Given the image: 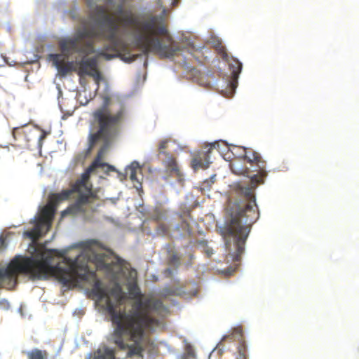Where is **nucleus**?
<instances>
[{
    "mask_svg": "<svg viewBox=\"0 0 359 359\" xmlns=\"http://www.w3.org/2000/svg\"><path fill=\"white\" fill-rule=\"evenodd\" d=\"M83 1L88 9L86 14H81L76 1L65 11L74 22L75 33L59 40L60 53L48 55L58 75L66 76L76 67L80 76L93 78L97 91L102 83L108 88L97 67L98 57H120L131 62L139 57L132 53V48L147 56L151 52L168 58L181 55L182 48L165 25L168 8L176 6L180 0H156L161 13L142 21L127 9L130 0Z\"/></svg>",
    "mask_w": 359,
    "mask_h": 359,
    "instance_id": "1",
    "label": "nucleus"
},
{
    "mask_svg": "<svg viewBox=\"0 0 359 359\" xmlns=\"http://www.w3.org/2000/svg\"><path fill=\"white\" fill-rule=\"evenodd\" d=\"M103 105L93 114V120L91 123V129L89 133L88 143L90 150L98 142L102 143L97 156L88 167L75 185L70 189H65L60 193L53 194L52 199L56 203H60L70 198L72 196L75 202L69 205L61 213V217L67 215L72 217H81L86 221L93 220V214L100 205V201L94 192L92 184L89 182V176L91 174H103L109 175L111 172H116L117 177L123 181L129 177L135 182L134 187L137 190L142 189V183L137 177V170L140 164L134 161L126 168L125 173L116 170L109 163L102 161L106 153L109 151L111 142L119 133L120 123L123 117L124 107L120 105L117 114H114L108 107L111 103L110 97L104 96Z\"/></svg>",
    "mask_w": 359,
    "mask_h": 359,
    "instance_id": "2",
    "label": "nucleus"
},
{
    "mask_svg": "<svg viewBox=\"0 0 359 359\" xmlns=\"http://www.w3.org/2000/svg\"><path fill=\"white\" fill-rule=\"evenodd\" d=\"M242 149L239 156L249 163V166L239 165L237 173L247 177L250 187L236 184V198L226 207L225 220L217 223V229L224 241L227 262L235 263V267H229L226 270L228 276L232 275L239 266L251 226L259 217L252 189L264 184L267 176L265 161L260 154L245 147Z\"/></svg>",
    "mask_w": 359,
    "mask_h": 359,
    "instance_id": "3",
    "label": "nucleus"
},
{
    "mask_svg": "<svg viewBox=\"0 0 359 359\" xmlns=\"http://www.w3.org/2000/svg\"><path fill=\"white\" fill-rule=\"evenodd\" d=\"M61 260L54 264L50 258H44L40 254L23 259L15 267L8 266L0 269V289H11L17 284L16 273H27L32 280H46L54 276L63 286L76 284L91 285V241L75 243L61 250H55ZM9 308L7 300L0 299V309Z\"/></svg>",
    "mask_w": 359,
    "mask_h": 359,
    "instance_id": "4",
    "label": "nucleus"
},
{
    "mask_svg": "<svg viewBox=\"0 0 359 359\" xmlns=\"http://www.w3.org/2000/svg\"><path fill=\"white\" fill-rule=\"evenodd\" d=\"M165 250L168 267L165 269L164 274L167 278L174 279L175 274L181 264L187 266L191 265L192 260L194 259L191 247L187 245L177 250L172 244H168Z\"/></svg>",
    "mask_w": 359,
    "mask_h": 359,
    "instance_id": "5",
    "label": "nucleus"
},
{
    "mask_svg": "<svg viewBox=\"0 0 359 359\" xmlns=\"http://www.w3.org/2000/svg\"><path fill=\"white\" fill-rule=\"evenodd\" d=\"M54 214L48 207L41 205L39 214L30 220L34 224V228L25 231L24 236L32 241L41 238L51 229Z\"/></svg>",
    "mask_w": 359,
    "mask_h": 359,
    "instance_id": "6",
    "label": "nucleus"
},
{
    "mask_svg": "<svg viewBox=\"0 0 359 359\" xmlns=\"http://www.w3.org/2000/svg\"><path fill=\"white\" fill-rule=\"evenodd\" d=\"M237 148V146L233 144H229L226 141H217L207 145L204 149L195 154L191 160V167L194 170L198 169L205 170L209 168L210 161V154L212 150L215 149L219 153H222L225 151V149L231 150L233 154V151L231 149Z\"/></svg>",
    "mask_w": 359,
    "mask_h": 359,
    "instance_id": "7",
    "label": "nucleus"
},
{
    "mask_svg": "<svg viewBox=\"0 0 359 359\" xmlns=\"http://www.w3.org/2000/svg\"><path fill=\"white\" fill-rule=\"evenodd\" d=\"M168 143V139L163 140L159 142L157 147V151L158 153V155L159 156L162 154L165 155V158L163 159V164L165 167L163 177L170 183H172V182L170 180V177H172L179 183H181L184 180L183 174L181 172L179 166L173 156L165 151V149L167 148Z\"/></svg>",
    "mask_w": 359,
    "mask_h": 359,
    "instance_id": "8",
    "label": "nucleus"
},
{
    "mask_svg": "<svg viewBox=\"0 0 359 359\" xmlns=\"http://www.w3.org/2000/svg\"><path fill=\"white\" fill-rule=\"evenodd\" d=\"M198 290L196 287V283H191L189 285H175L173 287H166L160 292V296L164 300L170 301L172 305H175L176 297H181L185 299H190L197 294Z\"/></svg>",
    "mask_w": 359,
    "mask_h": 359,
    "instance_id": "9",
    "label": "nucleus"
},
{
    "mask_svg": "<svg viewBox=\"0 0 359 359\" xmlns=\"http://www.w3.org/2000/svg\"><path fill=\"white\" fill-rule=\"evenodd\" d=\"M209 42L217 50H218L222 57L229 63L233 78L236 80L242 71V63L237 58L229 55L225 48L222 46V41L218 37H212Z\"/></svg>",
    "mask_w": 359,
    "mask_h": 359,
    "instance_id": "10",
    "label": "nucleus"
},
{
    "mask_svg": "<svg viewBox=\"0 0 359 359\" xmlns=\"http://www.w3.org/2000/svg\"><path fill=\"white\" fill-rule=\"evenodd\" d=\"M171 236L175 238L191 237L192 230L189 224L183 222L182 224H175L170 226Z\"/></svg>",
    "mask_w": 359,
    "mask_h": 359,
    "instance_id": "11",
    "label": "nucleus"
},
{
    "mask_svg": "<svg viewBox=\"0 0 359 359\" xmlns=\"http://www.w3.org/2000/svg\"><path fill=\"white\" fill-rule=\"evenodd\" d=\"M237 86L238 83L236 81L228 80L226 86L221 90V94L227 98L232 97L236 93Z\"/></svg>",
    "mask_w": 359,
    "mask_h": 359,
    "instance_id": "12",
    "label": "nucleus"
},
{
    "mask_svg": "<svg viewBox=\"0 0 359 359\" xmlns=\"http://www.w3.org/2000/svg\"><path fill=\"white\" fill-rule=\"evenodd\" d=\"M23 353L27 355V359H48V353L37 348Z\"/></svg>",
    "mask_w": 359,
    "mask_h": 359,
    "instance_id": "13",
    "label": "nucleus"
},
{
    "mask_svg": "<svg viewBox=\"0 0 359 359\" xmlns=\"http://www.w3.org/2000/svg\"><path fill=\"white\" fill-rule=\"evenodd\" d=\"M139 211L144 217L147 216L149 219H151L155 221L161 220L164 217L163 214L158 210H155L151 213L146 210V208L143 206L140 208Z\"/></svg>",
    "mask_w": 359,
    "mask_h": 359,
    "instance_id": "14",
    "label": "nucleus"
},
{
    "mask_svg": "<svg viewBox=\"0 0 359 359\" xmlns=\"http://www.w3.org/2000/svg\"><path fill=\"white\" fill-rule=\"evenodd\" d=\"M195 243L197 246L203 248L205 253L208 257H211L215 253L214 250L208 246L207 241L205 240H197Z\"/></svg>",
    "mask_w": 359,
    "mask_h": 359,
    "instance_id": "15",
    "label": "nucleus"
},
{
    "mask_svg": "<svg viewBox=\"0 0 359 359\" xmlns=\"http://www.w3.org/2000/svg\"><path fill=\"white\" fill-rule=\"evenodd\" d=\"M188 45L189 46V51H190L191 54L194 57H196L194 52H198V53H201L202 54H204L203 50H205V47L204 46H196V45H194L191 41H188Z\"/></svg>",
    "mask_w": 359,
    "mask_h": 359,
    "instance_id": "16",
    "label": "nucleus"
},
{
    "mask_svg": "<svg viewBox=\"0 0 359 359\" xmlns=\"http://www.w3.org/2000/svg\"><path fill=\"white\" fill-rule=\"evenodd\" d=\"M211 180H205L201 185V189L202 191L205 193V191H209L210 190L211 187Z\"/></svg>",
    "mask_w": 359,
    "mask_h": 359,
    "instance_id": "17",
    "label": "nucleus"
},
{
    "mask_svg": "<svg viewBox=\"0 0 359 359\" xmlns=\"http://www.w3.org/2000/svg\"><path fill=\"white\" fill-rule=\"evenodd\" d=\"M2 58L4 61L10 67H13L17 65V63L14 60H10V59L5 55H2Z\"/></svg>",
    "mask_w": 359,
    "mask_h": 359,
    "instance_id": "18",
    "label": "nucleus"
},
{
    "mask_svg": "<svg viewBox=\"0 0 359 359\" xmlns=\"http://www.w3.org/2000/svg\"><path fill=\"white\" fill-rule=\"evenodd\" d=\"M234 339H240L242 337L241 330L238 328L236 329V332L233 334Z\"/></svg>",
    "mask_w": 359,
    "mask_h": 359,
    "instance_id": "19",
    "label": "nucleus"
},
{
    "mask_svg": "<svg viewBox=\"0 0 359 359\" xmlns=\"http://www.w3.org/2000/svg\"><path fill=\"white\" fill-rule=\"evenodd\" d=\"M6 246V241L4 236H2L1 233H0V249H4Z\"/></svg>",
    "mask_w": 359,
    "mask_h": 359,
    "instance_id": "20",
    "label": "nucleus"
},
{
    "mask_svg": "<svg viewBox=\"0 0 359 359\" xmlns=\"http://www.w3.org/2000/svg\"><path fill=\"white\" fill-rule=\"evenodd\" d=\"M46 138V135L44 134H41L38 140L39 146L41 147L42 141Z\"/></svg>",
    "mask_w": 359,
    "mask_h": 359,
    "instance_id": "21",
    "label": "nucleus"
},
{
    "mask_svg": "<svg viewBox=\"0 0 359 359\" xmlns=\"http://www.w3.org/2000/svg\"><path fill=\"white\" fill-rule=\"evenodd\" d=\"M216 175L213 174L210 176V179H207L208 180H211V184H212L215 181Z\"/></svg>",
    "mask_w": 359,
    "mask_h": 359,
    "instance_id": "22",
    "label": "nucleus"
},
{
    "mask_svg": "<svg viewBox=\"0 0 359 359\" xmlns=\"http://www.w3.org/2000/svg\"><path fill=\"white\" fill-rule=\"evenodd\" d=\"M191 73H192L193 75L196 76L197 74L198 73V70L195 69V68H192L191 69Z\"/></svg>",
    "mask_w": 359,
    "mask_h": 359,
    "instance_id": "23",
    "label": "nucleus"
},
{
    "mask_svg": "<svg viewBox=\"0 0 359 359\" xmlns=\"http://www.w3.org/2000/svg\"><path fill=\"white\" fill-rule=\"evenodd\" d=\"M196 82H198L199 84H201V85L204 84L202 78H196Z\"/></svg>",
    "mask_w": 359,
    "mask_h": 359,
    "instance_id": "24",
    "label": "nucleus"
},
{
    "mask_svg": "<svg viewBox=\"0 0 359 359\" xmlns=\"http://www.w3.org/2000/svg\"><path fill=\"white\" fill-rule=\"evenodd\" d=\"M18 128H20V127L14 128L13 129V132H12V133H13V137H15V132H16V130H17Z\"/></svg>",
    "mask_w": 359,
    "mask_h": 359,
    "instance_id": "25",
    "label": "nucleus"
},
{
    "mask_svg": "<svg viewBox=\"0 0 359 359\" xmlns=\"http://www.w3.org/2000/svg\"><path fill=\"white\" fill-rule=\"evenodd\" d=\"M109 201L111 202V203H113V204H115V203H116V201H117V199H116V198H109Z\"/></svg>",
    "mask_w": 359,
    "mask_h": 359,
    "instance_id": "26",
    "label": "nucleus"
},
{
    "mask_svg": "<svg viewBox=\"0 0 359 359\" xmlns=\"http://www.w3.org/2000/svg\"><path fill=\"white\" fill-rule=\"evenodd\" d=\"M143 65H144V67H147V65H148L147 60H145L144 61V64H143Z\"/></svg>",
    "mask_w": 359,
    "mask_h": 359,
    "instance_id": "27",
    "label": "nucleus"
},
{
    "mask_svg": "<svg viewBox=\"0 0 359 359\" xmlns=\"http://www.w3.org/2000/svg\"><path fill=\"white\" fill-rule=\"evenodd\" d=\"M57 90L59 91V94H61L62 92H61V89H60V87L59 85L57 86Z\"/></svg>",
    "mask_w": 359,
    "mask_h": 359,
    "instance_id": "28",
    "label": "nucleus"
},
{
    "mask_svg": "<svg viewBox=\"0 0 359 359\" xmlns=\"http://www.w3.org/2000/svg\"><path fill=\"white\" fill-rule=\"evenodd\" d=\"M229 336H224L223 337V340H225L226 338H229Z\"/></svg>",
    "mask_w": 359,
    "mask_h": 359,
    "instance_id": "29",
    "label": "nucleus"
},
{
    "mask_svg": "<svg viewBox=\"0 0 359 359\" xmlns=\"http://www.w3.org/2000/svg\"><path fill=\"white\" fill-rule=\"evenodd\" d=\"M81 102L83 104H86L88 102V100H86V101L85 102V103H83L82 102Z\"/></svg>",
    "mask_w": 359,
    "mask_h": 359,
    "instance_id": "30",
    "label": "nucleus"
}]
</instances>
